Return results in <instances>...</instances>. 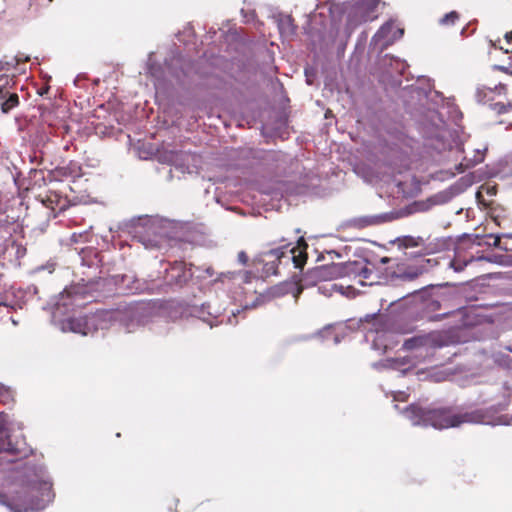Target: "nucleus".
<instances>
[{
  "label": "nucleus",
  "mask_w": 512,
  "mask_h": 512,
  "mask_svg": "<svg viewBox=\"0 0 512 512\" xmlns=\"http://www.w3.org/2000/svg\"><path fill=\"white\" fill-rule=\"evenodd\" d=\"M13 423L7 416L0 413V473L15 471V480L20 490L15 492L11 503L6 504L14 512L43 510L53 499L52 483L43 467L25 465L10 468L18 458L27 454L26 442L23 437L12 439Z\"/></svg>",
  "instance_id": "obj_1"
},
{
  "label": "nucleus",
  "mask_w": 512,
  "mask_h": 512,
  "mask_svg": "<svg viewBox=\"0 0 512 512\" xmlns=\"http://www.w3.org/2000/svg\"><path fill=\"white\" fill-rule=\"evenodd\" d=\"M347 266L349 267V270H347V276H354L358 278V282L361 285H372L374 283V271L372 268H369L367 264L363 262H347Z\"/></svg>",
  "instance_id": "obj_10"
},
{
  "label": "nucleus",
  "mask_w": 512,
  "mask_h": 512,
  "mask_svg": "<svg viewBox=\"0 0 512 512\" xmlns=\"http://www.w3.org/2000/svg\"><path fill=\"white\" fill-rule=\"evenodd\" d=\"M210 308V305H203L201 310L199 311V318L202 319L204 322H207L210 327L214 326V323L212 319L216 318L217 316L213 314L211 311H206Z\"/></svg>",
  "instance_id": "obj_18"
},
{
  "label": "nucleus",
  "mask_w": 512,
  "mask_h": 512,
  "mask_svg": "<svg viewBox=\"0 0 512 512\" xmlns=\"http://www.w3.org/2000/svg\"><path fill=\"white\" fill-rule=\"evenodd\" d=\"M145 234L139 235V241L146 249H160L166 242V232L160 225V222L155 219L144 220Z\"/></svg>",
  "instance_id": "obj_6"
},
{
  "label": "nucleus",
  "mask_w": 512,
  "mask_h": 512,
  "mask_svg": "<svg viewBox=\"0 0 512 512\" xmlns=\"http://www.w3.org/2000/svg\"><path fill=\"white\" fill-rule=\"evenodd\" d=\"M337 289L338 285L335 283L318 285V292L325 296H331Z\"/></svg>",
  "instance_id": "obj_21"
},
{
  "label": "nucleus",
  "mask_w": 512,
  "mask_h": 512,
  "mask_svg": "<svg viewBox=\"0 0 512 512\" xmlns=\"http://www.w3.org/2000/svg\"><path fill=\"white\" fill-rule=\"evenodd\" d=\"M247 260H248L247 255L245 254V252L241 251V252L238 254V261H239L241 264H246Z\"/></svg>",
  "instance_id": "obj_28"
},
{
  "label": "nucleus",
  "mask_w": 512,
  "mask_h": 512,
  "mask_svg": "<svg viewBox=\"0 0 512 512\" xmlns=\"http://www.w3.org/2000/svg\"><path fill=\"white\" fill-rule=\"evenodd\" d=\"M509 237H512V235H509Z\"/></svg>",
  "instance_id": "obj_46"
},
{
  "label": "nucleus",
  "mask_w": 512,
  "mask_h": 512,
  "mask_svg": "<svg viewBox=\"0 0 512 512\" xmlns=\"http://www.w3.org/2000/svg\"><path fill=\"white\" fill-rule=\"evenodd\" d=\"M205 272L208 274V276H212L213 275V270L209 267L205 270Z\"/></svg>",
  "instance_id": "obj_34"
},
{
  "label": "nucleus",
  "mask_w": 512,
  "mask_h": 512,
  "mask_svg": "<svg viewBox=\"0 0 512 512\" xmlns=\"http://www.w3.org/2000/svg\"><path fill=\"white\" fill-rule=\"evenodd\" d=\"M505 39L508 43L512 42V31L505 34Z\"/></svg>",
  "instance_id": "obj_30"
},
{
  "label": "nucleus",
  "mask_w": 512,
  "mask_h": 512,
  "mask_svg": "<svg viewBox=\"0 0 512 512\" xmlns=\"http://www.w3.org/2000/svg\"><path fill=\"white\" fill-rule=\"evenodd\" d=\"M147 69L152 76L158 77L160 75V68L154 63L153 53L149 55Z\"/></svg>",
  "instance_id": "obj_22"
},
{
  "label": "nucleus",
  "mask_w": 512,
  "mask_h": 512,
  "mask_svg": "<svg viewBox=\"0 0 512 512\" xmlns=\"http://www.w3.org/2000/svg\"><path fill=\"white\" fill-rule=\"evenodd\" d=\"M340 342V338L336 335L334 337V344H338Z\"/></svg>",
  "instance_id": "obj_36"
},
{
  "label": "nucleus",
  "mask_w": 512,
  "mask_h": 512,
  "mask_svg": "<svg viewBox=\"0 0 512 512\" xmlns=\"http://www.w3.org/2000/svg\"><path fill=\"white\" fill-rule=\"evenodd\" d=\"M189 157L190 155L188 153L174 149H164L158 154V160L160 162L181 168L186 165Z\"/></svg>",
  "instance_id": "obj_12"
},
{
  "label": "nucleus",
  "mask_w": 512,
  "mask_h": 512,
  "mask_svg": "<svg viewBox=\"0 0 512 512\" xmlns=\"http://www.w3.org/2000/svg\"><path fill=\"white\" fill-rule=\"evenodd\" d=\"M82 289L78 286L66 288L60 295L55 304V310L53 312V318L56 319L62 315L72 311L74 307H80L83 305L80 302Z\"/></svg>",
  "instance_id": "obj_7"
},
{
  "label": "nucleus",
  "mask_w": 512,
  "mask_h": 512,
  "mask_svg": "<svg viewBox=\"0 0 512 512\" xmlns=\"http://www.w3.org/2000/svg\"><path fill=\"white\" fill-rule=\"evenodd\" d=\"M506 350L509 352L504 351H497L492 354V359L494 363L501 367H505L508 369H512V349L510 347H506Z\"/></svg>",
  "instance_id": "obj_15"
},
{
  "label": "nucleus",
  "mask_w": 512,
  "mask_h": 512,
  "mask_svg": "<svg viewBox=\"0 0 512 512\" xmlns=\"http://www.w3.org/2000/svg\"><path fill=\"white\" fill-rule=\"evenodd\" d=\"M347 263H332L329 265L317 266L309 270L304 276L301 285L297 288L294 297L297 299L304 287L317 286L320 282H331L332 280L347 276Z\"/></svg>",
  "instance_id": "obj_5"
},
{
  "label": "nucleus",
  "mask_w": 512,
  "mask_h": 512,
  "mask_svg": "<svg viewBox=\"0 0 512 512\" xmlns=\"http://www.w3.org/2000/svg\"><path fill=\"white\" fill-rule=\"evenodd\" d=\"M193 275L192 267H187L183 262H175L168 272L169 281L176 285H183Z\"/></svg>",
  "instance_id": "obj_11"
},
{
  "label": "nucleus",
  "mask_w": 512,
  "mask_h": 512,
  "mask_svg": "<svg viewBox=\"0 0 512 512\" xmlns=\"http://www.w3.org/2000/svg\"><path fill=\"white\" fill-rule=\"evenodd\" d=\"M16 426H17V428H18L19 430H22V424H21V423L17 422V423H16Z\"/></svg>",
  "instance_id": "obj_37"
},
{
  "label": "nucleus",
  "mask_w": 512,
  "mask_h": 512,
  "mask_svg": "<svg viewBox=\"0 0 512 512\" xmlns=\"http://www.w3.org/2000/svg\"><path fill=\"white\" fill-rule=\"evenodd\" d=\"M380 0H352V3L338 5L332 4L329 7L331 18L336 21V14L343 12L346 14L347 30H354L359 24L367 21H373L377 18L373 14Z\"/></svg>",
  "instance_id": "obj_4"
},
{
  "label": "nucleus",
  "mask_w": 512,
  "mask_h": 512,
  "mask_svg": "<svg viewBox=\"0 0 512 512\" xmlns=\"http://www.w3.org/2000/svg\"><path fill=\"white\" fill-rule=\"evenodd\" d=\"M63 210H65V205H63V206H61V207L59 208V211H63Z\"/></svg>",
  "instance_id": "obj_43"
},
{
  "label": "nucleus",
  "mask_w": 512,
  "mask_h": 512,
  "mask_svg": "<svg viewBox=\"0 0 512 512\" xmlns=\"http://www.w3.org/2000/svg\"><path fill=\"white\" fill-rule=\"evenodd\" d=\"M4 84L0 85V100H2L8 92H4ZM18 105V95L16 93H9L6 100L1 102V110L4 113H8L11 109Z\"/></svg>",
  "instance_id": "obj_16"
},
{
  "label": "nucleus",
  "mask_w": 512,
  "mask_h": 512,
  "mask_svg": "<svg viewBox=\"0 0 512 512\" xmlns=\"http://www.w3.org/2000/svg\"><path fill=\"white\" fill-rule=\"evenodd\" d=\"M49 2H51L52 0H48Z\"/></svg>",
  "instance_id": "obj_45"
},
{
  "label": "nucleus",
  "mask_w": 512,
  "mask_h": 512,
  "mask_svg": "<svg viewBox=\"0 0 512 512\" xmlns=\"http://www.w3.org/2000/svg\"><path fill=\"white\" fill-rule=\"evenodd\" d=\"M403 413L413 425L432 426L436 429L457 427L462 423L503 424L500 418L496 421L488 419L481 410L455 414L448 409L425 410L416 405H411Z\"/></svg>",
  "instance_id": "obj_2"
},
{
  "label": "nucleus",
  "mask_w": 512,
  "mask_h": 512,
  "mask_svg": "<svg viewBox=\"0 0 512 512\" xmlns=\"http://www.w3.org/2000/svg\"><path fill=\"white\" fill-rule=\"evenodd\" d=\"M83 235L82 234H79L77 235L76 233H74L72 236H71V240L73 242H78V237H82Z\"/></svg>",
  "instance_id": "obj_32"
},
{
  "label": "nucleus",
  "mask_w": 512,
  "mask_h": 512,
  "mask_svg": "<svg viewBox=\"0 0 512 512\" xmlns=\"http://www.w3.org/2000/svg\"><path fill=\"white\" fill-rule=\"evenodd\" d=\"M10 400H12V392L0 384V402L7 403Z\"/></svg>",
  "instance_id": "obj_24"
},
{
  "label": "nucleus",
  "mask_w": 512,
  "mask_h": 512,
  "mask_svg": "<svg viewBox=\"0 0 512 512\" xmlns=\"http://www.w3.org/2000/svg\"><path fill=\"white\" fill-rule=\"evenodd\" d=\"M481 259L486 260L488 262H494L495 260L489 258V257H482Z\"/></svg>",
  "instance_id": "obj_35"
},
{
  "label": "nucleus",
  "mask_w": 512,
  "mask_h": 512,
  "mask_svg": "<svg viewBox=\"0 0 512 512\" xmlns=\"http://www.w3.org/2000/svg\"><path fill=\"white\" fill-rule=\"evenodd\" d=\"M405 396H406L405 392H397L394 395V399L395 400H403Z\"/></svg>",
  "instance_id": "obj_29"
},
{
  "label": "nucleus",
  "mask_w": 512,
  "mask_h": 512,
  "mask_svg": "<svg viewBox=\"0 0 512 512\" xmlns=\"http://www.w3.org/2000/svg\"><path fill=\"white\" fill-rule=\"evenodd\" d=\"M341 288H342V287H339V286H338V289H337L336 291L340 292V294H343V291H341Z\"/></svg>",
  "instance_id": "obj_42"
},
{
  "label": "nucleus",
  "mask_w": 512,
  "mask_h": 512,
  "mask_svg": "<svg viewBox=\"0 0 512 512\" xmlns=\"http://www.w3.org/2000/svg\"><path fill=\"white\" fill-rule=\"evenodd\" d=\"M424 271H426V267L423 264H421L420 266H416V267H409L408 270L404 273V277L409 280H412V279L417 278Z\"/></svg>",
  "instance_id": "obj_20"
},
{
  "label": "nucleus",
  "mask_w": 512,
  "mask_h": 512,
  "mask_svg": "<svg viewBox=\"0 0 512 512\" xmlns=\"http://www.w3.org/2000/svg\"><path fill=\"white\" fill-rule=\"evenodd\" d=\"M0 82H4V84L8 83V78L4 76H0Z\"/></svg>",
  "instance_id": "obj_33"
},
{
  "label": "nucleus",
  "mask_w": 512,
  "mask_h": 512,
  "mask_svg": "<svg viewBox=\"0 0 512 512\" xmlns=\"http://www.w3.org/2000/svg\"><path fill=\"white\" fill-rule=\"evenodd\" d=\"M458 19L459 14L456 11H451L440 18L439 24L443 26L454 25Z\"/></svg>",
  "instance_id": "obj_19"
},
{
  "label": "nucleus",
  "mask_w": 512,
  "mask_h": 512,
  "mask_svg": "<svg viewBox=\"0 0 512 512\" xmlns=\"http://www.w3.org/2000/svg\"><path fill=\"white\" fill-rule=\"evenodd\" d=\"M458 171H459V172H462V171H463V170H462V164H459V166H458Z\"/></svg>",
  "instance_id": "obj_39"
},
{
  "label": "nucleus",
  "mask_w": 512,
  "mask_h": 512,
  "mask_svg": "<svg viewBox=\"0 0 512 512\" xmlns=\"http://www.w3.org/2000/svg\"><path fill=\"white\" fill-rule=\"evenodd\" d=\"M296 248L293 247L288 249L287 246H283L276 249H271L264 253V261L266 265L272 264V266L282 259L286 258L288 261L292 260L296 268H301L305 262V258L300 253L298 256L295 255Z\"/></svg>",
  "instance_id": "obj_9"
},
{
  "label": "nucleus",
  "mask_w": 512,
  "mask_h": 512,
  "mask_svg": "<svg viewBox=\"0 0 512 512\" xmlns=\"http://www.w3.org/2000/svg\"><path fill=\"white\" fill-rule=\"evenodd\" d=\"M395 218L393 213H384L372 216H362L359 218H355L353 223L355 226L363 228L372 225H378L384 222L391 221Z\"/></svg>",
  "instance_id": "obj_14"
},
{
  "label": "nucleus",
  "mask_w": 512,
  "mask_h": 512,
  "mask_svg": "<svg viewBox=\"0 0 512 512\" xmlns=\"http://www.w3.org/2000/svg\"><path fill=\"white\" fill-rule=\"evenodd\" d=\"M483 157L482 156H479L475 161L479 162V161H482Z\"/></svg>",
  "instance_id": "obj_40"
},
{
  "label": "nucleus",
  "mask_w": 512,
  "mask_h": 512,
  "mask_svg": "<svg viewBox=\"0 0 512 512\" xmlns=\"http://www.w3.org/2000/svg\"><path fill=\"white\" fill-rule=\"evenodd\" d=\"M341 288H342V287H339V286H338V289H337L336 291L340 292V294H343V291H341Z\"/></svg>",
  "instance_id": "obj_41"
},
{
  "label": "nucleus",
  "mask_w": 512,
  "mask_h": 512,
  "mask_svg": "<svg viewBox=\"0 0 512 512\" xmlns=\"http://www.w3.org/2000/svg\"><path fill=\"white\" fill-rule=\"evenodd\" d=\"M442 346L441 335L437 332L416 336L406 340L403 344L405 350L411 351L409 355L381 360L373 364V366L379 370L394 369L405 374L410 368L431 356L435 348Z\"/></svg>",
  "instance_id": "obj_3"
},
{
  "label": "nucleus",
  "mask_w": 512,
  "mask_h": 512,
  "mask_svg": "<svg viewBox=\"0 0 512 512\" xmlns=\"http://www.w3.org/2000/svg\"><path fill=\"white\" fill-rule=\"evenodd\" d=\"M4 69V63L0 61V71Z\"/></svg>",
  "instance_id": "obj_38"
},
{
  "label": "nucleus",
  "mask_w": 512,
  "mask_h": 512,
  "mask_svg": "<svg viewBox=\"0 0 512 512\" xmlns=\"http://www.w3.org/2000/svg\"><path fill=\"white\" fill-rule=\"evenodd\" d=\"M403 34L404 29L396 25L393 20H390L383 24L376 32L371 40V45L379 47L382 51L396 40L400 39Z\"/></svg>",
  "instance_id": "obj_8"
},
{
  "label": "nucleus",
  "mask_w": 512,
  "mask_h": 512,
  "mask_svg": "<svg viewBox=\"0 0 512 512\" xmlns=\"http://www.w3.org/2000/svg\"><path fill=\"white\" fill-rule=\"evenodd\" d=\"M488 238L493 239V242L489 243V245H492L494 247H500V237L499 236H494V235L490 234L488 236Z\"/></svg>",
  "instance_id": "obj_27"
},
{
  "label": "nucleus",
  "mask_w": 512,
  "mask_h": 512,
  "mask_svg": "<svg viewBox=\"0 0 512 512\" xmlns=\"http://www.w3.org/2000/svg\"><path fill=\"white\" fill-rule=\"evenodd\" d=\"M492 109L499 114H503V113L508 112L511 109V105L497 102L492 105Z\"/></svg>",
  "instance_id": "obj_25"
},
{
  "label": "nucleus",
  "mask_w": 512,
  "mask_h": 512,
  "mask_svg": "<svg viewBox=\"0 0 512 512\" xmlns=\"http://www.w3.org/2000/svg\"><path fill=\"white\" fill-rule=\"evenodd\" d=\"M131 293H141L146 290H150V287L145 286L144 283H141L138 279L133 281V285L128 288Z\"/></svg>",
  "instance_id": "obj_23"
},
{
  "label": "nucleus",
  "mask_w": 512,
  "mask_h": 512,
  "mask_svg": "<svg viewBox=\"0 0 512 512\" xmlns=\"http://www.w3.org/2000/svg\"><path fill=\"white\" fill-rule=\"evenodd\" d=\"M60 329L63 332H74L87 335L90 331V320L87 318H67L60 321Z\"/></svg>",
  "instance_id": "obj_13"
},
{
  "label": "nucleus",
  "mask_w": 512,
  "mask_h": 512,
  "mask_svg": "<svg viewBox=\"0 0 512 512\" xmlns=\"http://www.w3.org/2000/svg\"><path fill=\"white\" fill-rule=\"evenodd\" d=\"M468 262H464V263H459L458 261H452L450 263L451 267L455 270V271H461L463 270L464 266L467 265Z\"/></svg>",
  "instance_id": "obj_26"
},
{
  "label": "nucleus",
  "mask_w": 512,
  "mask_h": 512,
  "mask_svg": "<svg viewBox=\"0 0 512 512\" xmlns=\"http://www.w3.org/2000/svg\"><path fill=\"white\" fill-rule=\"evenodd\" d=\"M279 30L282 35L291 36L295 33V26L293 25L292 18L285 16L279 21Z\"/></svg>",
  "instance_id": "obj_17"
},
{
  "label": "nucleus",
  "mask_w": 512,
  "mask_h": 512,
  "mask_svg": "<svg viewBox=\"0 0 512 512\" xmlns=\"http://www.w3.org/2000/svg\"><path fill=\"white\" fill-rule=\"evenodd\" d=\"M0 305H3V303L0 302Z\"/></svg>",
  "instance_id": "obj_44"
},
{
  "label": "nucleus",
  "mask_w": 512,
  "mask_h": 512,
  "mask_svg": "<svg viewBox=\"0 0 512 512\" xmlns=\"http://www.w3.org/2000/svg\"><path fill=\"white\" fill-rule=\"evenodd\" d=\"M494 68L497 69V70L503 71V72H507L508 71L507 67L501 66V65H495Z\"/></svg>",
  "instance_id": "obj_31"
}]
</instances>
